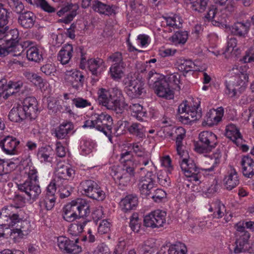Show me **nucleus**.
<instances>
[{
  "instance_id": "f257e3e1",
  "label": "nucleus",
  "mask_w": 254,
  "mask_h": 254,
  "mask_svg": "<svg viewBox=\"0 0 254 254\" xmlns=\"http://www.w3.org/2000/svg\"><path fill=\"white\" fill-rule=\"evenodd\" d=\"M9 209L8 213H6L9 215V217L5 216L0 223L9 228L20 223V228L11 229L10 232V236L13 239L18 240L28 234L30 225L29 222L24 220V211L23 209L11 206H9Z\"/></svg>"
},
{
  "instance_id": "f03ea898",
  "label": "nucleus",
  "mask_w": 254,
  "mask_h": 254,
  "mask_svg": "<svg viewBox=\"0 0 254 254\" xmlns=\"http://www.w3.org/2000/svg\"><path fill=\"white\" fill-rule=\"evenodd\" d=\"M97 94L98 103L117 114H122L127 106L122 91L117 87L109 89L101 88L98 90Z\"/></svg>"
},
{
  "instance_id": "7ed1b4c3",
  "label": "nucleus",
  "mask_w": 254,
  "mask_h": 254,
  "mask_svg": "<svg viewBox=\"0 0 254 254\" xmlns=\"http://www.w3.org/2000/svg\"><path fill=\"white\" fill-rule=\"evenodd\" d=\"M131 151H127L121 154V161L123 164V167L114 166L111 168V174L115 180H118L120 185L127 186L131 178L134 175V168L136 166L132 159L128 157Z\"/></svg>"
},
{
  "instance_id": "20e7f679",
  "label": "nucleus",
  "mask_w": 254,
  "mask_h": 254,
  "mask_svg": "<svg viewBox=\"0 0 254 254\" xmlns=\"http://www.w3.org/2000/svg\"><path fill=\"white\" fill-rule=\"evenodd\" d=\"M77 50L80 53V67L84 69L86 68V64H87L89 71L94 76L92 78V81L94 83L96 82L99 80V78L105 67L103 60L101 59L97 58L96 59H90L87 61L85 57L86 53L84 52L83 47H79Z\"/></svg>"
},
{
  "instance_id": "39448f33",
  "label": "nucleus",
  "mask_w": 254,
  "mask_h": 254,
  "mask_svg": "<svg viewBox=\"0 0 254 254\" xmlns=\"http://www.w3.org/2000/svg\"><path fill=\"white\" fill-rule=\"evenodd\" d=\"M236 229V236L237 239L235 241V247L234 252L235 254L246 252L249 248V240L250 234L246 231L241 224H237L235 225Z\"/></svg>"
},
{
  "instance_id": "423d86ee",
  "label": "nucleus",
  "mask_w": 254,
  "mask_h": 254,
  "mask_svg": "<svg viewBox=\"0 0 254 254\" xmlns=\"http://www.w3.org/2000/svg\"><path fill=\"white\" fill-rule=\"evenodd\" d=\"M84 194L88 197L98 201H102L105 198V193L96 182L92 180H85L80 183Z\"/></svg>"
},
{
  "instance_id": "0eeeda50",
  "label": "nucleus",
  "mask_w": 254,
  "mask_h": 254,
  "mask_svg": "<svg viewBox=\"0 0 254 254\" xmlns=\"http://www.w3.org/2000/svg\"><path fill=\"white\" fill-rule=\"evenodd\" d=\"M181 168L184 175L188 178H191V180L201 182V174L193 160L190 157L179 161Z\"/></svg>"
},
{
  "instance_id": "6e6552de",
  "label": "nucleus",
  "mask_w": 254,
  "mask_h": 254,
  "mask_svg": "<svg viewBox=\"0 0 254 254\" xmlns=\"http://www.w3.org/2000/svg\"><path fill=\"white\" fill-rule=\"evenodd\" d=\"M79 239L73 240L64 236H60L57 239V244L61 251L64 254H78L82 251V248L78 245Z\"/></svg>"
},
{
  "instance_id": "1a4fd4ad",
  "label": "nucleus",
  "mask_w": 254,
  "mask_h": 254,
  "mask_svg": "<svg viewBox=\"0 0 254 254\" xmlns=\"http://www.w3.org/2000/svg\"><path fill=\"white\" fill-rule=\"evenodd\" d=\"M155 174L152 171H148L146 174L142 177L138 183V188L142 197L150 196L153 188L156 187Z\"/></svg>"
},
{
  "instance_id": "9d476101",
  "label": "nucleus",
  "mask_w": 254,
  "mask_h": 254,
  "mask_svg": "<svg viewBox=\"0 0 254 254\" xmlns=\"http://www.w3.org/2000/svg\"><path fill=\"white\" fill-rule=\"evenodd\" d=\"M166 221V213L157 210L146 215L143 220L144 226L152 228L163 227Z\"/></svg>"
},
{
  "instance_id": "9b49d317",
  "label": "nucleus",
  "mask_w": 254,
  "mask_h": 254,
  "mask_svg": "<svg viewBox=\"0 0 254 254\" xmlns=\"http://www.w3.org/2000/svg\"><path fill=\"white\" fill-rule=\"evenodd\" d=\"M18 190L24 192L28 199L35 200L41 192L38 183L35 182L24 181V183L17 185Z\"/></svg>"
},
{
  "instance_id": "f8f14e48",
  "label": "nucleus",
  "mask_w": 254,
  "mask_h": 254,
  "mask_svg": "<svg viewBox=\"0 0 254 254\" xmlns=\"http://www.w3.org/2000/svg\"><path fill=\"white\" fill-rule=\"evenodd\" d=\"M75 171L71 168L63 164H59L56 170L55 181L58 184H65L72 179Z\"/></svg>"
},
{
  "instance_id": "ddd939ff",
  "label": "nucleus",
  "mask_w": 254,
  "mask_h": 254,
  "mask_svg": "<svg viewBox=\"0 0 254 254\" xmlns=\"http://www.w3.org/2000/svg\"><path fill=\"white\" fill-rule=\"evenodd\" d=\"M23 112L30 120L35 119L39 112L38 102L34 97H28L25 98L21 106Z\"/></svg>"
},
{
  "instance_id": "4468645a",
  "label": "nucleus",
  "mask_w": 254,
  "mask_h": 254,
  "mask_svg": "<svg viewBox=\"0 0 254 254\" xmlns=\"http://www.w3.org/2000/svg\"><path fill=\"white\" fill-rule=\"evenodd\" d=\"M19 40V34L17 29H9L7 26L0 28V42H3L10 46L18 42Z\"/></svg>"
},
{
  "instance_id": "2eb2a0df",
  "label": "nucleus",
  "mask_w": 254,
  "mask_h": 254,
  "mask_svg": "<svg viewBox=\"0 0 254 254\" xmlns=\"http://www.w3.org/2000/svg\"><path fill=\"white\" fill-rule=\"evenodd\" d=\"M144 84L137 79L129 80L128 85L125 88V91L128 96L132 98L139 97L145 92Z\"/></svg>"
},
{
  "instance_id": "dca6fc26",
  "label": "nucleus",
  "mask_w": 254,
  "mask_h": 254,
  "mask_svg": "<svg viewBox=\"0 0 254 254\" xmlns=\"http://www.w3.org/2000/svg\"><path fill=\"white\" fill-rule=\"evenodd\" d=\"M154 89L157 95L160 97L171 99L174 97L173 91L170 89L169 84L165 77L157 82Z\"/></svg>"
},
{
  "instance_id": "f3484780",
  "label": "nucleus",
  "mask_w": 254,
  "mask_h": 254,
  "mask_svg": "<svg viewBox=\"0 0 254 254\" xmlns=\"http://www.w3.org/2000/svg\"><path fill=\"white\" fill-rule=\"evenodd\" d=\"M240 183V179L238 173L232 167L227 172L223 179V184L225 188L231 190L236 188Z\"/></svg>"
},
{
  "instance_id": "a211bd4d",
  "label": "nucleus",
  "mask_w": 254,
  "mask_h": 254,
  "mask_svg": "<svg viewBox=\"0 0 254 254\" xmlns=\"http://www.w3.org/2000/svg\"><path fill=\"white\" fill-rule=\"evenodd\" d=\"M224 110L222 107H219L216 110H210L207 113L205 119L203 122V125L204 124L209 127H212L217 125L222 119L223 116Z\"/></svg>"
},
{
  "instance_id": "6ab92c4d",
  "label": "nucleus",
  "mask_w": 254,
  "mask_h": 254,
  "mask_svg": "<svg viewBox=\"0 0 254 254\" xmlns=\"http://www.w3.org/2000/svg\"><path fill=\"white\" fill-rule=\"evenodd\" d=\"M78 6L76 5L73 4L72 3L68 4L65 6L62 7L59 11L57 12V14L59 16H62L65 13L69 12L65 17L60 20L61 22L65 24L69 23L76 15V10Z\"/></svg>"
},
{
  "instance_id": "aec40b11",
  "label": "nucleus",
  "mask_w": 254,
  "mask_h": 254,
  "mask_svg": "<svg viewBox=\"0 0 254 254\" xmlns=\"http://www.w3.org/2000/svg\"><path fill=\"white\" fill-rule=\"evenodd\" d=\"M88 225L89 226L96 227L94 222L91 221H84L82 223H73L71 224L68 229V232L71 238L74 239L79 238V236L82 232L85 226Z\"/></svg>"
},
{
  "instance_id": "412c9836",
  "label": "nucleus",
  "mask_w": 254,
  "mask_h": 254,
  "mask_svg": "<svg viewBox=\"0 0 254 254\" xmlns=\"http://www.w3.org/2000/svg\"><path fill=\"white\" fill-rule=\"evenodd\" d=\"M36 17L31 11H25L19 14L18 24L24 28H31L34 25Z\"/></svg>"
},
{
  "instance_id": "4be33fe9",
  "label": "nucleus",
  "mask_w": 254,
  "mask_h": 254,
  "mask_svg": "<svg viewBox=\"0 0 254 254\" xmlns=\"http://www.w3.org/2000/svg\"><path fill=\"white\" fill-rule=\"evenodd\" d=\"M66 75L73 88L79 90L83 87L84 76L81 71L76 70H71L67 72Z\"/></svg>"
},
{
  "instance_id": "5701e85b",
  "label": "nucleus",
  "mask_w": 254,
  "mask_h": 254,
  "mask_svg": "<svg viewBox=\"0 0 254 254\" xmlns=\"http://www.w3.org/2000/svg\"><path fill=\"white\" fill-rule=\"evenodd\" d=\"M199 105H197V110L194 108L192 111L186 113L183 115H180L179 117V121L185 125L191 124L192 122L199 120L201 117V112L199 110Z\"/></svg>"
},
{
  "instance_id": "b1692460",
  "label": "nucleus",
  "mask_w": 254,
  "mask_h": 254,
  "mask_svg": "<svg viewBox=\"0 0 254 254\" xmlns=\"http://www.w3.org/2000/svg\"><path fill=\"white\" fill-rule=\"evenodd\" d=\"M242 173L246 177L251 178L254 176V160L249 156H244L241 161Z\"/></svg>"
},
{
  "instance_id": "393cba45",
  "label": "nucleus",
  "mask_w": 254,
  "mask_h": 254,
  "mask_svg": "<svg viewBox=\"0 0 254 254\" xmlns=\"http://www.w3.org/2000/svg\"><path fill=\"white\" fill-rule=\"evenodd\" d=\"M187 252L185 244L178 242L169 247L161 248L158 254H186Z\"/></svg>"
},
{
  "instance_id": "a878e982",
  "label": "nucleus",
  "mask_w": 254,
  "mask_h": 254,
  "mask_svg": "<svg viewBox=\"0 0 254 254\" xmlns=\"http://www.w3.org/2000/svg\"><path fill=\"white\" fill-rule=\"evenodd\" d=\"M138 204V198L136 196L128 195L123 198L120 205L125 212L136 209Z\"/></svg>"
},
{
  "instance_id": "bb28decb",
  "label": "nucleus",
  "mask_w": 254,
  "mask_h": 254,
  "mask_svg": "<svg viewBox=\"0 0 254 254\" xmlns=\"http://www.w3.org/2000/svg\"><path fill=\"white\" fill-rule=\"evenodd\" d=\"M76 201H72L66 204L64 208V219L68 222H71L77 219Z\"/></svg>"
},
{
  "instance_id": "cd10ccee",
  "label": "nucleus",
  "mask_w": 254,
  "mask_h": 254,
  "mask_svg": "<svg viewBox=\"0 0 254 254\" xmlns=\"http://www.w3.org/2000/svg\"><path fill=\"white\" fill-rule=\"evenodd\" d=\"M225 135L233 143H242L243 141L239 130L233 124H229L226 126Z\"/></svg>"
},
{
  "instance_id": "c85d7f7f",
  "label": "nucleus",
  "mask_w": 254,
  "mask_h": 254,
  "mask_svg": "<svg viewBox=\"0 0 254 254\" xmlns=\"http://www.w3.org/2000/svg\"><path fill=\"white\" fill-rule=\"evenodd\" d=\"M251 23L249 21L245 23L238 22L234 24L231 27V32L233 35L241 37H245L247 35Z\"/></svg>"
},
{
  "instance_id": "c756f323",
  "label": "nucleus",
  "mask_w": 254,
  "mask_h": 254,
  "mask_svg": "<svg viewBox=\"0 0 254 254\" xmlns=\"http://www.w3.org/2000/svg\"><path fill=\"white\" fill-rule=\"evenodd\" d=\"M73 47L71 44H65L59 51L58 59L63 64L69 63L72 56Z\"/></svg>"
},
{
  "instance_id": "7c9ffc66",
  "label": "nucleus",
  "mask_w": 254,
  "mask_h": 254,
  "mask_svg": "<svg viewBox=\"0 0 254 254\" xmlns=\"http://www.w3.org/2000/svg\"><path fill=\"white\" fill-rule=\"evenodd\" d=\"M74 128L73 124L70 122L63 123L56 129L55 135L58 139L66 138L68 134L71 132Z\"/></svg>"
},
{
  "instance_id": "2f4dec72",
  "label": "nucleus",
  "mask_w": 254,
  "mask_h": 254,
  "mask_svg": "<svg viewBox=\"0 0 254 254\" xmlns=\"http://www.w3.org/2000/svg\"><path fill=\"white\" fill-rule=\"evenodd\" d=\"M9 119L13 122H20L25 119L28 118L25 113H24L21 106L13 107L8 114Z\"/></svg>"
},
{
  "instance_id": "473e14b6",
  "label": "nucleus",
  "mask_w": 254,
  "mask_h": 254,
  "mask_svg": "<svg viewBox=\"0 0 254 254\" xmlns=\"http://www.w3.org/2000/svg\"><path fill=\"white\" fill-rule=\"evenodd\" d=\"M92 2V8L96 12L108 15L114 13V10L109 5L105 4L98 0H93Z\"/></svg>"
},
{
  "instance_id": "72a5a7b5",
  "label": "nucleus",
  "mask_w": 254,
  "mask_h": 254,
  "mask_svg": "<svg viewBox=\"0 0 254 254\" xmlns=\"http://www.w3.org/2000/svg\"><path fill=\"white\" fill-rule=\"evenodd\" d=\"M100 120H102L103 127L105 129L103 130V132L108 137L109 141L112 142V137L110 135L113 124L112 117L108 114L101 113L100 114Z\"/></svg>"
},
{
  "instance_id": "f704fd0d",
  "label": "nucleus",
  "mask_w": 254,
  "mask_h": 254,
  "mask_svg": "<svg viewBox=\"0 0 254 254\" xmlns=\"http://www.w3.org/2000/svg\"><path fill=\"white\" fill-rule=\"evenodd\" d=\"M77 219L88 215L90 213V206L85 199H80L76 201Z\"/></svg>"
},
{
  "instance_id": "c9c22d12",
  "label": "nucleus",
  "mask_w": 254,
  "mask_h": 254,
  "mask_svg": "<svg viewBox=\"0 0 254 254\" xmlns=\"http://www.w3.org/2000/svg\"><path fill=\"white\" fill-rule=\"evenodd\" d=\"M125 68L124 63H115L110 68L111 77L115 80H118L123 77L124 69Z\"/></svg>"
},
{
  "instance_id": "e433bc0d",
  "label": "nucleus",
  "mask_w": 254,
  "mask_h": 254,
  "mask_svg": "<svg viewBox=\"0 0 254 254\" xmlns=\"http://www.w3.org/2000/svg\"><path fill=\"white\" fill-rule=\"evenodd\" d=\"M129 108L132 112L133 117H135L138 121H143V118H147V114L143 107L138 103L132 104Z\"/></svg>"
},
{
  "instance_id": "4c0bfd02",
  "label": "nucleus",
  "mask_w": 254,
  "mask_h": 254,
  "mask_svg": "<svg viewBox=\"0 0 254 254\" xmlns=\"http://www.w3.org/2000/svg\"><path fill=\"white\" fill-rule=\"evenodd\" d=\"M176 65L180 71L186 73L195 70V64L191 60L179 58L177 60Z\"/></svg>"
},
{
  "instance_id": "58836bf2",
  "label": "nucleus",
  "mask_w": 254,
  "mask_h": 254,
  "mask_svg": "<svg viewBox=\"0 0 254 254\" xmlns=\"http://www.w3.org/2000/svg\"><path fill=\"white\" fill-rule=\"evenodd\" d=\"M84 128L85 127H94L98 130L103 132L104 128L103 127L102 120H100V114L94 116V119L93 120H87L84 122L82 126Z\"/></svg>"
},
{
  "instance_id": "ea45409f",
  "label": "nucleus",
  "mask_w": 254,
  "mask_h": 254,
  "mask_svg": "<svg viewBox=\"0 0 254 254\" xmlns=\"http://www.w3.org/2000/svg\"><path fill=\"white\" fill-rule=\"evenodd\" d=\"M30 42L29 41L23 42H17L16 43L13 44V45H10L11 47V53H13V56H19L23 52L24 49L27 48L30 45Z\"/></svg>"
},
{
  "instance_id": "a19ab883",
  "label": "nucleus",
  "mask_w": 254,
  "mask_h": 254,
  "mask_svg": "<svg viewBox=\"0 0 254 254\" xmlns=\"http://www.w3.org/2000/svg\"><path fill=\"white\" fill-rule=\"evenodd\" d=\"M203 19L205 22H219L222 19L220 17L219 13L217 12V8L215 5H211L209 8L208 11L203 17Z\"/></svg>"
},
{
  "instance_id": "79ce46f5",
  "label": "nucleus",
  "mask_w": 254,
  "mask_h": 254,
  "mask_svg": "<svg viewBox=\"0 0 254 254\" xmlns=\"http://www.w3.org/2000/svg\"><path fill=\"white\" fill-rule=\"evenodd\" d=\"M172 42L175 45L185 44L188 39V33L187 31L179 30L176 31L171 37Z\"/></svg>"
},
{
  "instance_id": "37998d69",
  "label": "nucleus",
  "mask_w": 254,
  "mask_h": 254,
  "mask_svg": "<svg viewBox=\"0 0 254 254\" xmlns=\"http://www.w3.org/2000/svg\"><path fill=\"white\" fill-rule=\"evenodd\" d=\"M155 247V240L152 238L147 239L139 246L142 254H152L154 252Z\"/></svg>"
},
{
  "instance_id": "c03bdc74",
  "label": "nucleus",
  "mask_w": 254,
  "mask_h": 254,
  "mask_svg": "<svg viewBox=\"0 0 254 254\" xmlns=\"http://www.w3.org/2000/svg\"><path fill=\"white\" fill-rule=\"evenodd\" d=\"M26 56L29 61L35 62H39L42 59L39 50L35 47H30L26 52Z\"/></svg>"
},
{
  "instance_id": "a18cd8bd",
  "label": "nucleus",
  "mask_w": 254,
  "mask_h": 254,
  "mask_svg": "<svg viewBox=\"0 0 254 254\" xmlns=\"http://www.w3.org/2000/svg\"><path fill=\"white\" fill-rule=\"evenodd\" d=\"M212 204L214 206L213 217L216 218H222L226 211L225 205L218 200L213 202Z\"/></svg>"
},
{
  "instance_id": "49530a36",
  "label": "nucleus",
  "mask_w": 254,
  "mask_h": 254,
  "mask_svg": "<svg viewBox=\"0 0 254 254\" xmlns=\"http://www.w3.org/2000/svg\"><path fill=\"white\" fill-rule=\"evenodd\" d=\"M7 82L9 87L8 94H10L11 96L14 95L19 92L23 85V82L21 80H9Z\"/></svg>"
},
{
  "instance_id": "de8ad7c7",
  "label": "nucleus",
  "mask_w": 254,
  "mask_h": 254,
  "mask_svg": "<svg viewBox=\"0 0 254 254\" xmlns=\"http://www.w3.org/2000/svg\"><path fill=\"white\" fill-rule=\"evenodd\" d=\"M217 139L216 135L211 132L202 131L199 134V140L201 143H211Z\"/></svg>"
},
{
  "instance_id": "09e8293b",
  "label": "nucleus",
  "mask_w": 254,
  "mask_h": 254,
  "mask_svg": "<svg viewBox=\"0 0 254 254\" xmlns=\"http://www.w3.org/2000/svg\"><path fill=\"white\" fill-rule=\"evenodd\" d=\"M216 158H211L208 159L204 164V167L203 168L200 169V171L202 172L201 174V179H202V176L204 175V173L207 172H210L214 170V167L217 164Z\"/></svg>"
},
{
  "instance_id": "8fccbe9b",
  "label": "nucleus",
  "mask_w": 254,
  "mask_h": 254,
  "mask_svg": "<svg viewBox=\"0 0 254 254\" xmlns=\"http://www.w3.org/2000/svg\"><path fill=\"white\" fill-rule=\"evenodd\" d=\"M30 164V165L28 164L25 167L26 170H28L27 172H26L28 175V178L25 181L38 183L37 171L35 167L32 165V163Z\"/></svg>"
},
{
  "instance_id": "3c124183",
  "label": "nucleus",
  "mask_w": 254,
  "mask_h": 254,
  "mask_svg": "<svg viewBox=\"0 0 254 254\" xmlns=\"http://www.w3.org/2000/svg\"><path fill=\"white\" fill-rule=\"evenodd\" d=\"M129 123L125 121H119L115 127L114 134L116 136H120L126 133L127 129H128Z\"/></svg>"
},
{
  "instance_id": "603ef678",
  "label": "nucleus",
  "mask_w": 254,
  "mask_h": 254,
  "mask_svg": "<svg viewBox=\"0 0 254 254\" xmlns=\"http://www.w3.org/2000/svg\"><path fill=\"white\" fill-rule=\"evenodd\" d=\"M165 77L161 74L157 73L153 71H150L147 75L148 83L150 85H152L153 88L156 85L157 82H159Z\"/></svg>"
},
{
  "instance_id": "864d4df0",
  "label": "nucleus",
  "mask_w": 254,
  "mask_h": 254,
  "mask_svg": "<svg viewBox=\"0 0 254 254\" xmlns=\"http://www.w3.org/2000/svg\"><path fill=\"white\" fill-rule=\"evenodd\" d=\"M141 226V220L138 218L137 213H133L130 218L129 227L136 233L138 232Z\"/></svg>"
},
{
  "instance_id": "5fc2aeb1",
  "label": "nucleus",
  "mask_w": 254,
  "mask_h": 254,
  "mask_svg": "<svg viewBox=\"0 0 254 254\" xmlns=\"http://www.w3.org/2000/svg\"><path fill=\"white\" fill-rule=\"evenodd\" d=\"M52 151V149L50 145H46L39 149L37 156L41 160V161H47Z\"/></svg>"
},
{
  "instance_id": "6e6d98bb",
  "label": "nucleus",
  "mask_w": 254,
  "mask_h": 254,
  "mask_svg": "<svg viewBox=\"0 0 254 254\" xmlns=\"http://www.w3.org/2000/svg\"><path fill=\"white\" fill-rule=\"evenodd\" d=\"M56 199L55 196L46 195L45 199L40 201V206L41 207H45L47 210H51L55 204Z\"/></svg>"
},
{
  "instance_id": "4d7b16f0",
  "label": "nucleus",
  "mask_w": 254,
  "mask_h": 254,
  "mask_svg": "<svg viewBox=\"0 0 254 254\" xmlns=\"http://www.w3.org/2000/svg\"><path fill=\"white\" fill-rule=\"evenodd\" d=\"M208 0H197L193 1L190 5V7L193 10L202 12L204 11L207 5Z\"/></svg>"
},
{
  "instance_id": "13d9d810",
  "label": "nucleus",
  "mask_w": 254,
  "mask_h": 254,
  "mask_svg": "<svg viewBox=\"0 0 254 254\" xmlns=\"http://www.w3.org/2000/svg\"><path fill=\"white\" fill-rule=\"evenodd\" d=\"M167 25L173 28H179L181 27L183 20L177 15L172 17H168L166 18Z\"/></svg>"
},
{
  "instance_id": "bf43d9fd",
  "label": "nucleus",
  "mask_w": 254,
  "mask_h": 254,
  "mask_svg": "<svg viewBox=\"0 0 254 254\" xmlns=\"http://www.w3.org/2000/svg\"><path fill=\"white\" fill-rule=\"evenodd\" d=\"M194 150L198 153H206L210 152L215 147L216 144H194Z\"/></svg>"
},
{
  "instance_id": "052dcab7",
  "label": "nucleus",
  "mask_w": 254,
  "mask_h": 254,
  "mask_svg": "<svg viewBox=\"0 0 254 254\" xmlns=\"http://www.w3.org/2000/svg\"><path fill=\"white\" fill-rule=\"evenodd\" d=\"M8 3L12 10L17 14L21 13L24 10V6L19 0H8Z\"/></svg>"
},
{
  "instance_id": "680f3d73",
  "label": "nucleus",
  "mask_w": 254,
  "mask_h": 254,
  "mask_svg": "<svg viewBox=\"0 0 254 254\" xmlns=\"http://www.w3.org/2000/svg\"><path fill=\"white\" fill-rule=\"evenodd\" d=\"M71 188L68 185V183L64 184L62 183L59 189L60 196L61 198H64L69 196L71 193Z\"/></svg>"
},
{
  "instance_id": "e2e57ef3",
  "label": "nucleus",
  "mask_w": 254,
  "mask_h": 254,
  "mask_svg": "<svg viewBox=\"0 0 254 254\" xmlns=\"http://www.w3.org/2000/svg\"><path fill=\"white\" fill-rule=\"evenodd\" d=\"M18 144H0L1 149L7 154L14 155L18 154L17 145Z\"/></svg>"
},
{
  "instance_id": "0e129e2a",
  "label": "nucleus",
  "mask_w": 254,
  "mask_h": 254,
  "mask_svg": "<svg viewBox=\"0 0 254 254\" xmlns=\"http://www.w3.org/2000/svg\"><path fill=\"white\" fill-rule=\"evenodd\" d=\"M2 4L0 2V28H4L8 23V11L2 8Z\"/></svg>"
},
{
  "instance_id": "69168bd1",
  "label": "nucleus",
  "mask_w": 254,
  "mask_h": 254,
  "mask_svg": "<svg viewBox=\"0 0 254 254\" xmlns=\"http://www.w3.org/2000/svg\"><path fill=\"white\" fill-rule=\"evenodd\" d=\"M157 179L159 184L163 187H167L170 185V179L166 173L161 172L159 173L157 176Z\"/></svg>"
},
{
  "instance_id": "338daca9",
  "label": "nucleus",
  "mask_w": 254,
  "mask_h": 254,
  "mask_svg": "<svg viewBox=\"0 0 254 254\" xmlns=\"http://www.w3.org/2000/svg\"><path fill=\"white\" fill-rule=\"evenodd\" d=\"M61 184H58L55 181V179H53L47 188V196H55V193L57 188L59 189V187Z\"/></svg>"
},
{
  "instance_id": "774afa93",
  "label": "nucleus",
  "mask_w": 254,
  "mask_h": 254,
  "mask_svg": "<svg viewBox=\"0 0 254 254\" xmlns=\"http://www.w3.org/2000/svg\"><path fill=\"white\" fill-rule=\"evenodd\" d=\"M194 108L197 110V106L190 107L187 100L183 101L178 107V112L180 115L185 114L186 113L192 111Z\"/></svg>"
}]
</instances>
